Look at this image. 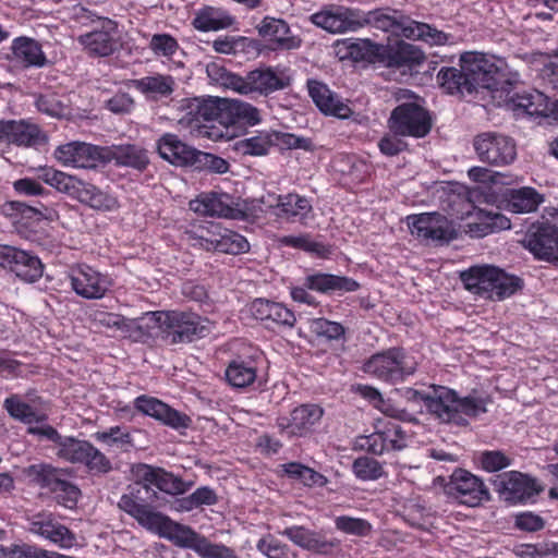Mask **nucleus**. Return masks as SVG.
Segmentation results:
<instances>
[{
  "label": "nucleus",
  "instance_id": "nucleus-1",
  "mask_svg": "<svg viewBox=\"0 0 558 558\" xmlns=\"http://www.w3.org/2000/svg\"><path fill=\"white\" fill-rule=\"evenodd\" d=\"M461 62L471 73L474 92L486 89L495 106L509 110L523 108V95L519 81L510 77L502 68L501 60H492L484 54L468 53L461 56Z\"/></svg>",
  "mask_w": 558,
  "mask_h": 558
},
{
  "label": "nucleus",
  "instance_id": "nucleus-2",
  "mask_svg": "<svg viewBox=\"0 0 558 558\" xmlns=\"http://www.w3.org/2000/svg\"><path fill=\"white\" fill-rule=\"evenodd\" d=\"M410 391L417 396L428 412L442 423L464 427L469 425L470 418L486 412L482 399L473 396L460 397L456 390L445 386H433L432 393H423L414 389Z\"/></svg>",
  "mask_w": 558,
  "mask_h": 558
},
{
  "label": "nucleus",
  "instance_id": "nucleus-3",
  "mask_svg": "<svg viewBox=\"0 0 558 558\" xmlns=\"http://www.w3.org/2000/svg\"><path fill=\"white\" fill-rule=\"evenodd\" d=\"M38 179L81 204L97 211H114L120 208L118 197L97 185L68 174L52 167L39 170Z\"/></svg>",
  "mask_w": 558,
  "mask_h": 558
},
{
  "label": "nucleus",
  "instance_id": "nucleus-4",
  "mask_svg": "<svg viewBox=\"0 0 558 558\" xmlns=\"http://www.w3.org/2000/svg\"><path fill=\"white\" fill-rule=\"evenodd\" d=\"M38 179L81 204L97 211H114L120 208L118 197L97 185L68 174L52 167L39 170Z\"/></svg>",
  "mask_w": 558,
  "mask_h": 558
},
{
  "label": "nucleus",
  "instance_id": "nucleus-5",
  "mask_svg": "<svg viewBox=\"0 0 558 558\" xmlns=\"http://www.w3.org/2000/svg\"><path fill=\"white\" fill-rule=\"evenodd\" d=\"M150 319L170 344H187L207 338L214 323L193 311L169 310L150 312Z\"/></svg>",
  "mask_w": 558,
  "mask_h": 558
},
{
  "label": "nucleus",
  "instance_id": "nucleus-6",
  "mask_svg": "<svg viewBox=\"0 0 558 558\" xmlns=\"http://www.w3.org/2000/svg\"><path fill=\"white\" fill-rule=\"evenodd\" d=\"M364 22L383 32L411 40H422L430 46L445 45L449 38L442 31H438L427 23L414 21L401 11L390 8L368 11L364 16Z\"/></svg>",
  "mask_w": 558,
  "mask_h": 558
},
{
  "label": "nucleus",
  "instance_id": "nucleus-7",
  "mask_svg": "<svg viewBox=\"0 0 558 558\" xmlns=\"http://www.w3.org/2000/svg\"><path fill=\"white\" fill-rule=\"evenodd\" d=\"M137 500L140 499L137 498ZM121 510L134 518L141 526L158 533L179 547L190 548L195 551L203 537L191 526L175 522L133 498L125 497L122 500Z\"/></svg>",
  "mask_w": 558,
  "mask_h": 558
},
{
  "label": "nucleus",
  "instance_id": "nucleus-8",
  "mask_svg": "<svg viewBox=\"0 0 558 558\" xmlns=\"http://www.w3.org/2000/svg\"><path fill=\"white\" fill-rule=\"evenodd\" d=\"M134 476L136 477V487L130 494H124L119 501L121 508L122 500L126 497L133 498L140 504L147 506L149 509L155 510V501L158 499V494L151 487L158 488L160 492L171 495L185 494L193 485L192 482H185L180 476L166 471L162 468L154 466L146 463H138L133 469Z\"/></svg>",
  "mask_w": 558,
  "mask_h": 558
},
{
  "label": "nucleus",
  "instance_id": "nucleus-9",
  "mask_svg": "<svg viewBox=\"0 0 558 558\" xmlns=\"http://www.w3.org/2000/svg\"><path fill=\"white\" fill-rule=\"evenodd\" d=\"M460 278L468 291L492 301L504 300L519 288V278L493 265L472 266Z\"/></svg>",
  "mask_w": 558,
  "mask_h": 558
},
{
  "label": "nucleus",
  "instance_id": "nucleus-10",
  "mask_svg": "<svg viewBox=\"0 0 558 558\" xmlns=\"http://www.w3.org/2000/svg\"><path fill=\"white\" fill-rule=\"evenodd\" d=\"M417 362L403 347H392L372 354L363 364V372L388 385L405 381L414 375Z\"/></svg>",
  "mask_w": 558,
  "mask_h": 558
},
{
  "label": "nucleus",
  "instance_id": "nucleus-11",
  "mask_svg": "<svg viewBox=\"0 0 558 558\" xmlns=\"http://www.w3.org/2000/svg\"><path fill=\"white\" fill-rule=\"evenodd\" d=\"M223 105L225 98L214 96L184 98L181 100L179 124L208 137H219L222 134L208 131V124L217 122L223 126Z\"/></svg>",
  "mask_w": 558,
  "mask_h": 558
},
{
  "label": "nucleus",
  "instance_id": "nucleus-12",
  "mask_svg": "<svg viewBox=\"0 0 558 558\" xmlns=\"http://www.w3.org/2000/svg\"><path fill=\"white\" fill-rule=\"evenodd\" d=\"M264 364L265 355L259 348L251 343H240L227 364L226 381L235 389L252 387Z\"/></svg>",
  "mask_w": 558,
  "mask_h": 558
},
{
  "label": "nucleus",
  "instance_id": "nucleus-13",
  "mask_svg": "<svg viewBox=\"0 0 558 558\" xmlns=\"http://www.w3.org/2000/svg\"><path fill=\"white\" fill-rule=\"evenodd\" d=\"M359 289L360 283L353 278L315 271L306 275L301 286L291 287L290 295L294 302L317 306L316 298L308 290L322 294H342L344 292H355Z\"/></svg>",
  "mask_w": 558,
  "mask_h": 558
},
{
  "label": "nucleus",
  "instance_id": "nucleus-14",
  "mask_svg": "<svg viewBox=\"0 0 558 558\" xmlns=\"http://www.w3.org/2000/svg\"><path fill=\"white\" fill-rule=\"evenodd\" d=\"M525 248L535 258L558 266V208H545L542 220L530 228Z\"/></svg>",
  "mask_w": 558,
  "mask_h": 558
},
{
  "label": "nucleus",
  "instance_id": "nucleus-15",
  "mask_svg": "<svg viewBox=\"0 0 558 558\" xmlns=\"http://www.w3.org/2000/svg\"><path fill=\"white\" fill-rule=\"evenodd\" d=\"M388 128L395 135L422 138L432 130V118L423 106L402 102L391 111Z\"/></svg>",
  "mask_w": 558,
  "mask_h": 558
},
{
  "label": "nucleus",
  "instance_id": "nucleus-16",
  "mask_svg": "<svg viewBox=\"0 0 558 558\" xmlns=\"http://www.w3.org/2000/svg\"><path fill=\"white\" fill-rule=\"evenodd\" d=\"M474 151L483 163L493 167H506L517 158V145L510 136L483 132L473 140Z\"/></svg>",
  "mask_w": 558,
  "mask_h": 558
},
{
  "label": "nucleus",
  "instance_id": "nucleus-17",
  "mask_svg": "<svg viewBox=\"0 0 558 558\" xmlns=\"http://www.w3.org/2000/svg\"><path fill=\"white\" fill-rule=\"evenodd\" d=\"M69 280L72 290L86 300L105 298L114 284L108 272H101L85 263L74 264L70 267Z\"/></svg>",
  "mask_w": 558,
  "mask_h": 558
},
{
  "label": "nucleus",
  "instance_id": "nucleus-18",
  "mask_svg": "<svg viewBox=\"0 0 558 558\" xmlns=\"http://www.w3.org/2000/svg\"><path fill=\"white\" fill-rule=\"evenodd\" d=\"M447 495L458 504L477 507L490 499L483 480L465 469H456L445 486Z\"/></svg>",
  "mask_w": 558,
  "mask_h": 558
},
{
  "label": "nucleus",
  "instance_id": "nucleus-19",
  "mask_svg": "<svg viewBox=\"0 0 558 558\" xmlns=\"http://www.w3.org/2000/svg\"><path fill=\"white\" fill-rule=\"evenodd\" d=\"M0 268L23 282L34 283L43 277L45 266L33 252L0 244Z\"/></svg>",
  "mask_w": 558,
  "mask_h": 558
},
{
  "label": "nucleus",
  "instance_id": "nucleus-20",
  "mask_svg": "<svg viewBox=\"0 0 558 558\" xmlns=\"http://www.w3.org/2000/svg\"><path fill=\"white\" fill-rule=\"evenodd\" d=\"M413 235L426 242H450L457 238V231L450 219L440 213H422L407 218Z\"/></svg>",
  "mask_w": 558,
  "mask_h": 558
},
{
  "label": "nucleus",
  "instance_id": "nucleus-21",
  "mask_svg": "<svg viewBox=\"0 0 558 558\" xmlns=\"http://www.w3.org/2000/svg\"><path fill=\"white\" fill-rule=\"evenodd\" d=\"M426 56L424 51L403 39L389 40L387 44H379L378 64L398 70L402 73L411 72L424 63Z\"/></svg>",
  "mask_w": 558,
  "mask_h": 558
},
{
  "label": "nucleus",
  "instance_id": "nucleus-22",
  "mask_svg": "<svg viewBox=\"0 0 558 558\" xmlns=\"http://www.w3.org/2000/svg\"><path fill=\"white\" fill-rule=\"evenodd\" d=\"M53 157L64 167L94 169L99 163L107 162L108 154L105 147L73 141L59 145Z\"/></svg>",
  "mask_w": 558,
  "mask_h": 558
},
{
  "label": "nucleus",
  "instance_id": "nucleus-23",
  "mask_svg": "<svg viewBox=\"0 0 558 558\" xmlns=\"http://www.w3.org/2000/svg\"><path fill=\"white\" fill-rule=\"evenodd\" d=\"M134 409L160 424L181 432L192 425V418L184 412L178 411L162 400L148 395H140L133 401Z\"/></svg>",
  "mask_w": 558,
  "mask_h": 558
},
{
  "label": "nucleus",
  "instance_id": "nucleus-24",
  "mask_svg": "<svg viewBox=\"0 0 558 558\" xmlns=\"http://www.w3.org/2000/svg\"><path fill=\"white\" fill-rule=\"evenodd\" d=\"M248 312L267 329H292L296 324L295 313L284 303L256 298L248 304Z\"/></svg>",
  "mask_w": 558,
  "mask_h": 558
},
{
  "label": "nucleus",
  "instance_id": "nucleus-25",
  "mask_svg": "<svg viewBox=\"0 0 558 558\" xmlns=\"http://www.w3.org/2000/svg\"><path fill=\"white\" fill-rule=\"evenodd\" d=\"M407 435L395 421L379 422L376 430L361 438L360 446L367 452L380 456L389 451H400L407 447Z\"/></svg>",
  "mask_w": 558,
  "mask_h": 558
},
{
  "label": "nucleus",
  "instance_id": "nucleus-26",
  "mask_svg": "<svg viewBox=\"0 0 558 558\" xmlns=\"http://www.w3.org/2000/svg\"><path fill=\"white\" fill-rule=\"evenodd\" d=\"M300 548L323 556H331L339 550L341 541L327 538L323 532L314 531L303 525H291L280 532Z\"/></svg>",
  "mask_w": 558,
  "mask_h": 558
},
{
  "label": "nucleus",
  "instance_id": "nucleus-27",
  "mask_svg": "<svg viewBox=\"0 0 558 558\" xmlns=\"http://www.w3.org/2000/svg\"><path fill=\"white\" fill-rule=\"evenodd\" d=\"M256 29L265 41V48L270 51H289L301 46V39L292 35L289 24L282 19L265 16Z\"/></svg>",
  "mask_w": 558,
  "mask_h": 558
},
{
  "label": "nucleus",
  "instance_id": "nucleus-28",
  "mask_svg": "<svg viewBox=\"0 0 558 558\" xmlns=\"http://www.w3.org/2000/svg\"><path fill=\"white\" fill-rule=\"evenodd\" d=\"M117 23L105 19L101 28L78 36L77 41L89 57H109L118 49Z\"/></svg>",
  "mask_w": 558,
  "mask_h": 558
},
{
  "label": "nucleus",
  "instance_id": "nucleus-29",
  "mask_svg": "<svg viewBox=\"0 0 558 558\" xmlns=\"http://www.w3.org/2000/svg\"><path fill=\"white\" fill-rule=\"evenodd\" d=\"M324 411L316 404H302L295 408L290 417H282L278 422L281 434L288 437H302L313 430L323 417Z\"/></svg>",
  "mask_w": 558,
  "mask_h": 558
},
{
  "label": "nucleus",
  "instance_id": "nucleus-30",
  "mask_svg": "<svg viewBox=\"0 0 558 558\" xmlns=\"http://www.w3.org/2000/svg\"><path fill=\"white\" fill-rule=\"evenodd\" d=\"M250 92L268 96L291 85L287 69L264 66L247 72Z\"/></svg>",
  "mask_w": 558,
  "mask_h": 558
},
{
  "label": "nucleus",
  "instance_id": "nucleus-31",
  "mask_svg": "<svg viewBox=\"0 0 558 558\" xmlns=\"http://www.w3.org/2000/svg\"><path fill=\"white\" fill-rule=\"evenodd\" d=\"M525 116L537 125H558V99H551L543 92L534 89L525 94Z\"/></svg>",
  "mask_w": 558,
  "mask_h": 558
},
{
  "label": "nucleus",
  "instance_id": "nucleus-32",
  "mask_svg": "<svg viewBox=\"0 0 558 558\" xmlns=\"http://www.w3.org/2000/svg\"><path fill=\"white\" fill-rule=\"evenodd\" d=\"M312 21L315 25L330 33L355 31L361 26V23L355 19L354 11L340 5L325 8L313 14Z\"/></svg>",
  "mask_w": 558,
  "mask_h": 558
},
{
  "label": "nucleus",
  "instance_id": "nucleus-33",
  "mask_svg": "<svg viewBox=\"0 0 558 558\" xmlns=\"http://www.w3.org/2000/svg\"><path fill=\"white\" fill-rule=\"evenodd\" d=\"M157 148L160 157L174 166H197L198 150L183 143L175 134H163L158 140Z\"/></svg>",
  "mask_w": 558,
  "mask_h": 558
},
{
  "label": "nucleus",
  "instance_id": "nucleus-34",
  "mask_svg": "<svg viewBox=\"0 0 558 558\" xmlns=\"http://www.w3.org/2000/svg\"><path fill=\"white\" fill-rule=\"evenodd\" d=\"M274 214L288 222L303 223L313 210L311 201L298 193L278 195Z\"/></svg>",
  "mask_w": 558,
  "mask_h": 558
},
{
  "label": "nucleus",
  "instance_id": "nucleus-35",
  "mask_svg": "<svg viewBox=\"0 0 558 558\" xmlns=\"http://www.w3.org/2000/svg\"><path fill=\"white\" fill-rule=\"evenodd\" d=\"M31 531L61 548H71L76 539L70 529L56 521L51 515H38L32 521Z\"/></svg>",
  "mask_w": 558,
  "mask_h": 558
},
{
  "label": "nucleus",
  "instance_id": "nucleus-36",
  "mask_svg": "<svg viewBox=\"0 0 558 558\" xmlns=\"http://www.w3.org/2000/svg\"><path fill=\"white\" fill-rule=\"evenodd\" d=\"M460 69L454 66H442L437 73L439 87L449 95H471L474 93L470 71L465 70L466 64L461 62Z\"/></svg>",
  "mask_w": 558,
  "mask_h": 558
},
{
  "label": "nucleus",
  "instance_id": "nucleus-37",
  "mask_svg": "<svg viewBox=\"0 0 558 558\" xmlns=\"http://www.w3.org/2000/svg\"><path fill=\"white\" fill-rule=\"evenodd\" d=\"M133 87L143 94L147 99L161 100L169 98L175 89V80L172 75L155 73L133 80Z\"/></svg>",
  "mask_w": 558,
  "mask_h": 558
},
{
  "label": "nucleus",
  "instance_id": "nucleus-38",
  "mask_svg": "<svg viewBox=\"0 0 558 558\" xmlns=\"http://www.w3.org/2000/svg\"><path fill=\"white\" fill-rule=\"evenodd\" d=\"M11 50L14 59L24 68H43L48 63L41 45L33 38L25 36L14 38Z\"/></svg>",
  "mask_w": 558,
  "mask_h": 558
},
{
  "label": "nucleus",
  "instance_id": "nucleus-39",
  "mask_svg": "<svg viewBox=\"0 0 558 558\" xmlns=\"http://www.w3.org/2000/svg\"><path fill=\"white\" fill-rule=\"evenodd\" d=\"M223 126H254L262 122L260 111L248 102L225 98Z\"/></svg>",
  "mask_w": 558,
  "mask_h": 558
},
{
  "label": "nucleus",
  "instance_id": "nucleus-40",
  "mask_svg": "<svg viewBox=\"0 0 558 558\" xmlns=\"http://www.w3.org/2000/svg\"><path fill=\"white\" fill-rule=\"evenodd\" d=\"M441 204L449 216L463 220L470 217L475 210V205L471 198V192L465 185H456L446 193Z\"/></svg>",
  "mask_w": 558,
  "mask_h": 558
},
{
  "label": "nucleus",
  "instance_id": "nucleus-41",
  "mask_svg": "<svg viewBox=\"0 0 558 558\" xmlns=\"http://www.w3.org/2000/svg\"><path fill=\"white\" fill-rule=\"evenodd\" d=\"M494 489L505 501L515 505L523 501V474L519 471L504 472L492 481Z\"/></svg>",
  "mask_w": 558,
  "mask_h": 558
},
{
  "label": "nucleus",
  "instance_id": "nucleus-42",
  "mask_svg": "<svg viewBox=\"0 0 558 558\" xmlns=\"http://www.w3.org/2000/svg\"><path fill=\"white\" fill-rule=\"evenodd\" d=\"M107 162L114 161L119 167H130L143 171L149 163L147 150L136 145H121L112 149L107 148Z\"/></svg>",
  "mask_w": 558,
  "mask_h": 558
},
{
  "label": "nucleus",
  "instance_id": "nucleus-43",
  "mask_svg": "<svg viewBox=\"0 0 558 558\" xmlns=\"http://www.w3.org/2000/svg\"><path fill=\"white\" fill-rule=\"evenodd\" d=\"M277 475L287 477L291 481L300 482L307 487H323L327 484V478L314 469L296 461L278 465Z\"/></svg>",
  "mask_w": 558,
  "mask_h": 558
},
{
  "label": "nucleus",
  "instance_id": "nucleus-44",
  "mask_svg": "<svg viewBox=\"0 0 558 558\" xmlns=\"http://www.w3.org/2000/svg\"><path fill=\"white\" fill-rule=\"evenodd\" d=\"M476 216L478 221L468 223V232L471 236L483 238L487 234L511 228L510 219L500 213H487L480 209Z\"/></svg>",
  "mask_w": 558,
  "mask_h": 558
},
{
  "label": "nucleus",
  "instance_id": "nucleus-45",
  "mask_svg": "<svg viewBox=\"0 0 558 558\" xmlns=\"http://www.w3.org/2000/svg\"><path fill=\"white\" fill-rule=\"evenodd\" d=\"M25 474L32 483L50 494L54 492V488L64 477L61 469L47 463L32 464L25 470Z\"/></svg>",
  "mask_w": 558,
  "mask_h": 558
},
{
  "label": "nucleus",
  "instance_id": "nucleus-46",
  "mask_svg": "<svg viewBox=\"0 0 558 558\" xmlns=\"http://www.w3.org/2000/svg\"><path fill=\"white\" fill-rule=\"evenodd\" d=\"M307 87L312 100L322 112L340 116L342 105L326 84L316 80H308Z\"/></svg>",
  "mask_w": 558,
  "mask_h": 558
},
{
  "label": "nucleus",
  "instance_id": "nucleus-47",
  "mask_svg": "<svg viewBox=\"0 0 558 558\" xmlns=\"http://www.w3.org/2000/svg\"><path fill=\"white\" fill-rule=\"evenodd\" d=\"M9 144L16 146H34L40 142L45 136L38 125L25 122L24 120H11L9 136Z\"/></svg>",
  "mask_w": 558,
  "mask_h": 558
},
{
  "label": "nucleus",
  "instance_id": "nucleus-48",
  "mask_svg": "<svg viewBox=\"0 0 558 558\" xmlns=\"http://www.w3.org/2000/svg\"><path fill=\"white\" fill-rule=\"evenodd\" d=\"M222 226L217 222H206L187 231V240L192 247L214 252Z\"/></svg>",
  "mask_w": 558,
  "mask_h": 558
},
{
  "label": "nucleus",
  "instance_id": "nucleus-49",
  "mask_svg": "<svg viewBox=\"0 0 558 558\" xmlns=\"http://www.w3.org/2000/svg\"><path fill=\"white\" fill-rule=\"evenodd\" d=\"M190 207L195 213L205 216L230 217L232 208L217 193H203L196 199L191 201Z\"/></svg>",
  "mask_w": 558,
  "mask_h": 558
},
{
  "label": "nucleus",
  "instance_id": "nucleus-50",
  "mask_svg": "<svg viewBox=\"0 0 558 558\" xmlns=\"http://www.w3.org/2000/svg\"><path fill=\"white\" fill-rule=\"evenodd\" d=\"M94 438L108 447L116 446L123 452H130L135 448L131 433L119 425L111 426L102 432H96Z\"/></svg>",
  "mask_w": 558,
  "mask_h": 558
},
{
  "label": "nucleus",
  "instance_id": "nucleus-51",
  "mask_svg": "<svg viewBox=\"0 0 558 558\" xmlns=\"http://www.w3.org/2000/svg\"><path fill=\"white\" fill-rule=\"evenodd\" d=\"M271 147H274L271 130L257 131L254 135L238 143V149L248 156H265Z\"/></svg>",
  "mask_w": 558,
  "mask_h": 558
},
{
  "label": "nucleus",
  "instance_id": "nucleus-52",
  "mask_svg": "<svg viewBox=\"0 0 558 558\" xmlns=\"http://www.w3.org/2000/svg\"><path fill=\"white\" fill-rule=\"evenodd\" d=\"M250 251V243L242 234L222 227L214 252L239 255Z\"/></svg>",
  "mask_w": 558,
  "mask_h": 558
},
{
  "label": "nucleus",
  "instance_id": "nucleus-53",
  "mask_svg": "<svg viewBox=\"0 0 558 558\" xmlns=\"http://www.w3.org/2000/svg\"><path fill=\"white\" fill-rule=\"evenodd\" d=\"M4 409L11 417L23 422L25 424H32L34 422H41L46 417L44 415H37L36 411L32 405L24 402L19 396L12 395L4 400Z\"/></svg>",
  "mask_w": 558,
  "mask_h": 558
},
{
  "label": "nucleus",
  "instance_id": "nucleus-54",
  "mask_svg": "<svg viewBox=\"0 0 558 558\" xmlns=\"http://www.w3.org/2000/svg\"><path fill=\"white\" fill-rule=\"evenodd\" d=\"M347 54L355 61H367L378 63L379 44L369 39L359 40L347 45Z\"/></svg>",
  "mask_w": 558,
  "mask_h": 558
},
{
  "label": "nucleus",
  "instance_id": "nucleus-55",
  "mask_svg": "<svg viewBox=\"0 0 558 558\" xmlns=\"http://www.w3.org/2000/svg\"><path fill=\"white\" fill-rule=\"evenodd\" d=\"M256 549L267 558H295L290 546L272 534H267L258 539Z\"/></svg>",
  "mask_w": 558,
  "mask_h": 558
},
{
  "label": "nucleus",
  "instance_id": "nucleus-56",
  "mask_svg": "<svg viewBox=\"0 0 558 558\" xmlns=\"http://www.w3.org/2000/svg\"><path fill=\"white\" fill-rule=\"evenodd\" d=\"M59 555L29 545H0V558H59Z\"/></svg>",
  "mask_w": 558,
  "mask_h": 558
},
{
  "label": "nucleus",
  "instance_id": "nucleus-57",
  "mask_svg": "<svg viewBox=\"0 0 558 558\" xmlns=\"http://www.w3.org/2000/svg\"><path fill=\"white\" fill-rule=\"evenodd\" d=\"M352 471L362 481H376L384 474L383 465L367 456L356 458L352 463Z\"/></svg>",
  "mask_w": 558,
  "mask_h": 558
},
{
  "label": "nucleus",
  "instance_id": "nucleus-58",
  "mask_svg": "<svg viewBox=\"0 0 558 558\" xmlns=\"http://www.w3.org/2000/svg\"><path fill=\"white\" fill-rule=\"evenodd\" d=\"M88 442V440H80L74 437H65L61 444V447L57 451V456L72 464H81Z\"/></svg>",
  "mask_w": 558,
  "mask_h": 558
},
{
  "label": "nucleus",
  "instance_id": "nucleus-59",
  "mask_svg": "<svg viewBox=\"0 0 558 558\" xmlns=\"http://www.w3.org/2000/svg\"><path fill=\"white\" fill-rule=\"evenodd\" d=\"M230 24V17H219L213 8L201 11L193 21L194 27L201 32L223 29Z\"/></svg>",
  "mask_w": 558,
  "mask_h": 558
},
{
  "label": "nucleus",
  "instance_id": "nucleus-60",
  "mask_svg": "<svg viewBox=\"0 0 558 558\" xmlns=\"http://www.w3.org/2000/svg\"><path fill=\"white\" fill-rule=\"evenodd\" d=\"M278 243L281 246L298 248L307 253H316L318 255H323L326 252V246L320 242L312 240L308 234L282 235L278 238Z\"/></svg>",
  "mask_w": 558,
  "mask_h": 558
},
{
  "label": "nucleus",
  "instance_id": "nucleus-61",
  "mask_svg": "<svg viewBox=\"0 0 558 558\" xmlns=\"http://www.w3.org/2000/svg\"><path fill=\"white\" fill-rule=\"evenodd\" d=\"M337 530L359 537H365L372 532V524L362 518H353L350 515H339L335 519Z\"/></svg>",
  "mask_w": 558,
  "mask_h": 558
},
{
  "label": "nucleus",
  "instance_id": "nucleus-62",
  "mask_svg": "<svg viewBox=\"0 0 558 558\" xmlns=\"http://www.w3.org/2000/svg\"><path fill=\"white\" fill-rule=\"evenodd\" d=\"M36 108L39 112L45 113L51 118H63L68 108L61 100L60 96L56 93L41 94L36 99Z\"/></svg>",
  "mask_w": 558,
  "mask_h": 558
},
{
  "label": "nucleus",
  "instance_id": "nucleus-63",
  "mask_svg": "<svg viewBox=\"0 0 558 558\" xmlns=\"http://www.w3.org/2000/svg\"><path fill=\"white\" fill-rule=\"evenodd\" d=\"M80 465H84L87 470L95 473H107L111 470L110 460L92 442H88Z\"/></svg>",
  "mask_w": 558,
  "mask_h": 558
},
{
  "label": "nucleus",
  "instance_id": "nucleus-64",
  "mask_svg": "<svg viewBox=\"0 0 558 558\" xmlns=\"http://www.w3.org/2000/svg\"><path fill=\"white\" fill-rule=\"evenodd\" d=\"M195 553L203 558H240L234 549L223 544H214L205 536L202 537Z\"/></svg>",
  "mask_w": 558,
  "mask_h": 558
}]
</instances>
